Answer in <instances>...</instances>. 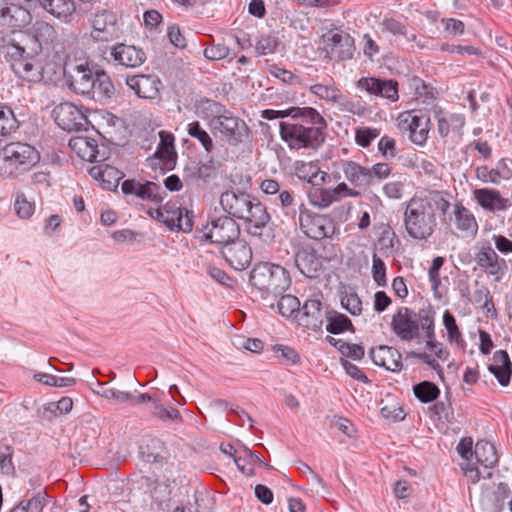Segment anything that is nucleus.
Returning a JSON list of instances; mask_svg holds the SVG:
<instances>
[{"mask_svg": "<svg viewBox=\"0 0 512 512\" xmlns=\"http://www.w3.org/2000/svg\"><path fill=\"white\" fill-rule=\"evenodd\" d=\"M450 202L437 190L416 192L404 209L403 224L408 236L414 240L426 241L436 231L437 211L446 214Z\"/></svg>", "mask_w": 512, "mask_h": 512, "instance_id": "nucleus-1", "label": "nucleus"}, {"mask_svg": "<svg viewBox=\"0 0 512 512\" xmlns=\"http://www.w3.org/2000/svg\"><path fill=\"white\" fill-rule=\"evenodd\" d=\"M300 110L292 121L279 123L281 139L291 150H316L325 141L327 122L313 107Z\"/></svg>", "mask_w": 512, "mask_h": 512, "instance_id": "nucleus-2", "label": "nucleus"}, {"mask_svg": "<svg viewBox=\"0 0 512 512\" xmlns=\"http://www.w3.org/2000/svg\"><path fill=\"white\" fill-rule=\"evenodd\" d=\"M41 47L34 40L32 46L19 43L4 50V57L10 63L15 75L25 81L37 83L43 79V65L40 60Z\"/></svg>", "mask_w": 512, "mask_h": 512, "instance_id": "nucleus-3", "label": "nucleus"}, {"mask_svg": "<svg viewBox=\"0 0 512 512\" xmlns=\"http://www.w3.org/2000/svg\"><path fill=\"white\" fill-rule=\"evenodd\" d=\"M250 283L263 299H276L289 288L291 279L288 271L277 264L262 262L254 266L250 273Z\"/></svg>", "mask_w": 512, "mask_h": 512, "instance_id": "nucleus-4", "label": "nucleus"}, {"mask_svg": "<svg viewBox=\"0 0 512 512\" xmlns=\"http://www.w3.org/2000/svg\"><path fill=\"white\" fill-rule=\"evenodd\" d=\"M40 160L39 152L23 142L7 143L0 150V175L14 177L34 167Z\"/></svg>", "mask_w": 512, "mask_h": 512, "instance_id": "nucleus-5", "label": "nucleus"}, {"mask_svg": "<svg viewBox=\"0 0 512 512\" xmlns=\"http://www.w3.org/2000/svg\"><path fill=\"white\" fill-rule=\"evenodd\" d=\"M435 316L432 307L416 312L410 307L400 306L392 315L390 328L400 340L411 342L421 337L424 323H429Z\"/></svg>", "mask_w": 512, "mask_h": 512, "instance_id": "nucleus-6", "label": "nucleus"}, {"mask_svg": "<svg viewBox=\"0 0 512 512\" xmlns=\"http://www.w3.org/2000/svg\"><path fill=\"white\" fill-rule=\"evenodd\" d=\"M240 233V226L232 217L221 216L212 219L201 229L197 230L195 238L198 241L199 247L203 248L210 244L220 251L240 237Z\"/></svg>", "mask_w": 512, "mask_h": 512, "instance_id": "nucleus-7", "label": "nucleus"}, {"mask_svg": "<svg viewBox=\"0 0 512 512\" xmlns=\"http://www.w3.org/2000/svg\"><path fill=\"white\" fill-rule=\"evenodd\" d=\"M98 69L90 66L87 60L66 62L64 76L71 90L80 95L90 96L94 92V77Z\"/></svg>", "mask_w": 512, "mask_h": 512, "instance_id": "nucleus-8", "label": "nucleus"}, {"mask_svg": "<svg viewBox=\"0 0 512 512\" xmlns=\"http://www.w3.org/2000/svg\"><path fill=\"white\" fill-rule=\"evenodd\" d=\"M325 57L331 61H345L353 58L354 38L341 28L334 27L322 36Z\"/></svg>", "mask_w": 512, "mask_h": 512, "instance_id": "nucleus-9", "label": "nucleus"}, {"mask_svg": "<svg viewBox=\"0 0 512 512\" xmlns=\"http://www.w3.org/2000/svg\"><path fill=\"white\" fill-rule=\"evenodd\" d=\"M299 224L302 232L316 241L332 237L336 229L330 216L313 213L306 208L300 210Z\"/></svg>", "mask_w": 512, "mask_h": 512, "instance_id": "nucleus-10", "label": "nucleus"}, {"mask_svg": "<svg viewBox=\"0 0 512 512\" xmlns=\"http://www.w3.org/2000/svg\"><path fill=\"white\" fill-rule=\"evenodd\" d=\"M214 133H219L221 138L232 146L238 145L247 135V126L243 120L226 110L218 119L209 123Z\"/></svg>", "mask_w": 512, "mask_h": 512, "instance_id": "nucleus-11", "label": "nucleus"}, {"mask_svg": "<svg viewBox=\"0 0 512 512\" xmlns=\"http://www.w3.org/2000/svg\"><path fill=\"white\" fill-rule=\"evenodd\" d=\"M53 116L56 124L68 132L86 129L89 124L87 115L82 108L71 102L57 105L53 110Z\"/></svg>", "mask_w": 512, "mask_h": 512, "instance_id": "nucleus-12", "label": "nucleus"}, {"mask_svg": "<svg viewBox=\"0 0 512 512\" xmlns=\"http://www.w3.org/2000/svg\"><path fill=\"white\" fill-rule=\"evenodd\" d=\"M399 125L409 131L410 140L419 146H423L430 131V117L421 111H407L399 116Z\"/></svg>", "mask_w": 512, "mask_h": 512, "instance_id": "nucleus-13", "label": "nucleus"}, {"mask_svg": "<svg viewBox=\"0 0 512 512\" xmlns=\"http://www.w3.org/2000/svg\"><path fill=\"white\" fill-rule=\"evenodd\" d=\"M475 262L495 282H500L508 271V264L489 243H483L475 254Z\"/></svg>", "mask_w": 512, "mask_h": 512, "instance_id": "nucleus-14", "label": "nucleus"}, {"mask_svg": "<svg viewBox=\"0 0 512 512\" xmlns=\"http://www.w3.org/2000/svg\"><path fill=\"white\" fill-rule=\"evenodd\" d=\"M135 403H150L149 412L151 417L163 423L179 425L183 422L180 411L169 404L162 403L156 394L141 393L135 397Z\"/></svg>", "mask_w": 512, "mask_h": 512, "instance_id": "nucleus-15", "label": "nucleus"}, {"mask_svg": "<svg viewBox=\"0 0 512 512\" xmlns=\"http://www.w3.org/2000/svg\"><path fill=\"white\" fill-rule=\"evenodd\" d=\"M247 233L254 237H262L264 229L271 220L267 207L256 197L249 205L247 213L242 217Z\"/></svg>", "mask_w": 512, "mask_h": 512, "instance_id": "nucleus-16", "label": "nucleus"}, {"mask_svg": "<svg viewBox=\"0 0 512 512\" xmlns=\"http://www.w3.org/2000/svg\"><path fill=\"white\" fill-rule=\"evenodd\" d=\"M219 253L235 270L246 269L252 261V249L249 244L239 237L222 248Z\"/></svg>", "mask_w": 512, "mask_h": 512, "instance_id": "nucleus-17", "label": "nucleus"}, {"mask_svg": "<svg viewBox=\"0 0 512 512\" xmlns=\"http://www.w3.org/2000/svg\"><path fill=\"white\" fill-rule=\"evenodd\" d=\"M472 199L485 211L497 213L511 208L512 201L505 198L498 189L477 188L472 191Z\"/></svg>", "mask_w": 512, "mask_h": 512, "instance_id": "nucleus-18", "label": "nucleus"}, {"mask_svg": "<svg viewBox=\"0 0 512 512\" xmlns=\"http://www.w3.org/2000/svg\"><path fill=\"white\" fill-rule=\"evenodd\" d=\"M126 84L139 98L156 99L160 95L162 82L155 74H138L126 78Z\"/></svg>", "mask_w": 512, "mask_h": 512, "instance_id": "nucleus-19", "label": "nucleus"}, {"mask_svg": "<svg viewBox=\"0 0 512 512\" xmlns=\"http://www.w3.org/2000/svg\"><path fill=\"white\" fill-rule=\"evenodd\" d=\"M357 87L371 95L383 97L392 102L399 99L398 82L393 79L362 77L357 81Z\"/></svg>", "mask_w": 512, "mask_h": 512, "instance_id": "nucleus-20", "label": "nucleus"}, {"mask_svg": "<svg viewBox=\"0 0 512 512\" xmlns=\"http://www.w3.org/2000/svg\"><path fill=\"white\" fill-rule=\"evenodd\" d=\"M123 194L127 197L149 200L155 203L163 201L161 187L152 181L141 183L135 179H127L121 185Z\"/></svg>", "mask_w": 512, "mask_h": 512, "instance_id": "nucleus-21", "label": "nucleus"}, {"mask_svg": "<svg viewBox=\"0 0 512 512\" xmlns=\"http://www.w3.org/2000/svg\"><path fill=\"white\" fill-rule=\"evenodd\" d=\"M164 210L161 222L170 230L182 231L188 233L193 228V215L185 208L176 206L175 204L166 203L162 205Z\"/></svg>", "mask_w": 512, "mask_h": 512, "instance_id": "nucleus-22", "label": "nucleus"}, {"mask_svg": "<svg viewBox=\"0 0 512 512\" xmlns=\"http://www.w3.org/2000/svg\"><path fill=\"white\" fill-rule=\"evenodd\" d=\"M254 196L243 191L227 190L221 194L220 204L230 217L242 219L247 213Z\"/></svg>", "mask_w": 512, "mask_h": 512, "instance_id": "nucleus-23", "label": "nucleus"}, {"mask_svg": "<svg viewBox=\"0 0 512 512\" xmlns=\"http://www.w3.org/2000/svg\"><path fill=\"white\" fill-rule=\"evenodd\" d=\"M91 26L93 28L94 38L101 41H108L116 35L118 31L117 15L111 10H99L93 15Z\"/></svg>", "mask_w": 512, "mask_h": 512, "instance_id": "nucleus-24", "label": "nucleus"}, {"mask_svg": "<svg viewBox=\"0 0 512 512\" xmlns=\"http://www.w3.org/2000/svg\"><path fill=\"white\" fill-rule=\"evenodd\" d=\"M110 55L115 64L136 68L146 61V53L134 45L120 43L111 48Z\"/></svg>", "mask_w": 512, "mask_h": 512, "instance_id": "nucleus-25", "label": "nucleus"}, {"mask_svg": "<svg viewBox=\"0 0 512 512\" xmlns=\"http://www.w3.org/2000/svg\"><path fill=\"white\" fill-rule=\"evenodd\" d=\"M299 200L295 191L287 187H284L276 197L269 198L270 203L293 222H295L297 214H300V210L305 209L304 203Z\"/></svg>", "mask_w": 512, "mask_h": 512, "instance_id": "nucleus-26", "label": "nucleus"}, {"mask_svg": "<svg viewBox=\"0 0 512 512\" xmlns=\"http://www.w3.org/2000/svg\"><path fill=\"white\" fill-rule=\"evenodd\" d=\"M434 118L437 121V131L441 138L445 139L450 135L461 136L465 125L464 115L439 109L434 111Z\"/></svg>", "mask_w": 512, "mask_h": 512, "instance_id": "nucleus-27", "label": "nucleus"}, {"mask_svg": "<svg viewBox=\"0 0 512 512\" xmlns=\"http://www.w3.org/2000/svg\"><path fill=\"white\" fill-rule=\"evenodd\" d=\"M300 322L307 329L318 331L326 320V311H323L319 298H310L305 301L300 311Z\"/></svg>", "mask_w": 512, "mask_h": 512, "instance_id": "nucleus-28", "label": "nucleus"}, {"mask_svg": "<svg viewBox=\"0 0 512 512\" xmlns=\"http://www.w3.org/2000/svg\"><path fill=\"white\" fill-rule=\"evenodd\" d=\"M370 357L375 365L384 367L391 372H399L403 367L402 356L394 347L382 345L372 348L370 350Z\"/></svg>", "mask_w": 512, "mask_h": 512, "instance_id": "nucleus-29", "label": "nucleus"}, {"mask_svg": "<svg viewBox=\"0 0 512 512\" xmlns=\"http://www.w3.org/2000/svg\"><path fill=\"white\" fill-rule=\"evenodd\" d=\"M339 168L343 172L345 179L356 189L366 188L371 184L369 168L353 160H341Z\"/></svg>", "mask_w": 512, "mask_h": 512, "instance_id": "nucleus-30", "label": "nucleus"}, {"mask_svg": "<svg viewBox=\"0 0 512 512\" xmlns=\"http://www.w3.org/2000/svg\"><path fill=\"white\" fill-rule=\"evenodd\" d=\"M40 6L63 23H71L79 14L75 0H37Z\"/></svg>", "mask_w": 512, "mask_h": 512, "instance_id": "nucleus-31", "label": "nucleus"}, {"mask_svg": "<svg viewBox=\"0 0 512 512\" xmlns=\"http://www.w3.org/2000/svg\"><path fill=\"white\" fill-rule=\"evenodd\" d=\"M488 370L495 376L500 385L506 387L510 384L512 363L506 350L494 352L492 363L488 365Z\"/></svg>", "mask_w": 512, "mask_h": 512, "instance_id": "nucleus-32", "label": "nucleus"}, {"mask_svg": "<svg viewBox=\"0 0 512 512\" xmlns=\"http://www.w3.org/2000/svg\"><path fill=\"white\" fill-rule=\"evenodd\" d=\"M454 225L463 237H475L478 232V223L474 214L461 203H457L453 209Z\"/></svg>", "mask_w": 512, "mask_h": 512, "instance_id": "nucleus-33", "label": "nucleus"}, {"mask_svg": "<svg viewBox=\"0 0 512 512\" xmlns=\"http://www.w3.org/2000/svg\"><path fill=\"white\" fill-rule=\"evenodd\" d=\"M295 264L308 278L318 277L322 270V261L314 250L301 249L295 255Z\"/></svg>", "mask_w": 512, "mask_h": 512, "instance_id": "nucleus-34", "label": "nucleus"}, {"mask_svg": "<svg viewBox=\"0 0 512 512\" xmlns=\"http://www.w3.org/2000/svg\"><path fill=\"white\" fill-rule=\"evenodd\" d=\"M92 178L99 181L103 189L114 190L118 187L119 181L123 177V173L117 168L107 164H99L93 166L89 170Z\"/></svg>", "mask_w": 512, "mask_h": 512, "instance_id": "nucleus-35", "label": "nucleus"}, {"mask_svg": "<svg viewBox=\"0 0 512 512\" xmlns=\"http://www.w3.org/2000/svg\"><path fill=\"white\" fill-rule=\"evenodd\" d=\"M382 32L389 33L394 37H404L409 42H415L417 36L415 33H409L408 21L403 15L398 17L385 15L380 22Z\"/></svg>", "mask_w": 512, "mask_h": 512, "instance_id": "nucleus-36", "label": "nucleus"}, {"mask_svg": "<svg viewBox=\"0 0 512 512\" xmlns=\"http://www.w3.org/2000/svg\"><path fill=\"white\" fill-rule=\"evenodd\" d=\"M69 147L74 151L79 158L89 161H98V145L95 139L77 136L69 140Z\"/></svg>", "mask_w": 512, "mask_h": 512, "instance_id": "nucleus-37", "label": "nucleus"}, {"mask_svg": "<svg viewBox=\"0 0 512 512\" xmlns=\"http://www.w3.org/2000/svg\"><path fill=\"white\" fill-rule=\"evenodd\" d=\"M160 142L154 156L163 162L167 168H172L176 161V152L174 148V135L172 133L161 131L159 133Z\"/></svg>", "mask_w": 512, "mask_h": 512, "instance_id": "nucleus-38", "label": "nucleus"}, {"mask_svg": "<svg viewBox=\"0 0 512 512\" xmlns=\"http://www.w3.org/2000/svg\"><path fill=\"white\" fill-rule=\"evenodd\" d=\"M421 335L425 339L426 349L431 351L437 359L441 361H446L448 359L450 355L449 351L436 339L435 318L431 319L427 324L424 323Z\"/></svg>", "mask_w": 512, "mask_h": 512, "instance_id": "nucleus-39", "label": "nucleus"}, {"mask_svg": "<svg viewBox=\"0 0 512 512\" xmlns=\"http://www.w3.org/2000/svg\"><path fill=\"white\" fill-rule=\"evenodd\" d=\"M236 465L243 474L252 476L255 473V465L266 467L267 463L259 452L244 448L237 456Z\"/></svg>", "mask_w": 512, "mask_h": 512, "instance_id": "nucleus-40", "label": "nucleus"}, {"mask_svg": "<svg viewBox=\"0 0 512 512\" xmlns=\"http://www.w3.org/2000/svg\"><path fill=\"white\" fill-rule=\"evenodd\" d=\"M442 323L447 332L446 339L448 343L463 349L466 346V342L452 312L449 310L443 312Z\"/></svg>", "mask_w": 512, "mask_h": 512, "instance_id": "nucleus-41", "label": "nucleus"}, {"mask_svg": "<svg viewBox=\"0 0 512 512\" xmlns=\"http://www.w3.org/2000/svg\"><path fill=\"white\" fill-rule=\"evenodd\" d=\"M326 322V330L331 334H340L345 331H355L351 320L346 315L335 310L326 311Z\"/></svg>", "mask_w": 512, "mask_h": 512, "instance_id": "nucleus-42", "label": "nucleus"}, {"mask_svg": "<svg viewBox=\"0 0 512 512\" xmlns=\"http://www.w3.org/2000/svg\"><path fill=\"white\" fill-rule=\"evenodd\" d=\"M474 455L477 463L486 468H493L498 463L496 448L488 441H478L475 445Z\"/></svg>", "mask_w": 512, "mask_h": 512, "instance_id": "nucleus-43", "label": "nucleus"}, {"mask_svg": "<svg viewBox=\"0 0 512 512\" xmlns=\"http://www.w3.org/2000/svg\"><path fill=\"white\" fill-rule=\"evenodd\" d=\"M227 109L224 105L211 99H201L196 104V114L209 123L218 119Z\"/></svg>", "mask_w": 512, "mask_h": 512, "instance_id": "nucleus-44", "label": "nucleus"}, {"mask_svg": "<svg viewBox=\"0 0 512 512\" xmlns=\"http://www.w3.org/2000/svg\"><path fill=\"white\" fill-rule=\"evenodd\" d=\"M184 172L185 177H189L193 180H201L204 183L216 177L215 167L212 164L203 162L192 163L185 168Z\"/></svg>", "mask_w": 512, "mask_h": 512, "instance_id": "nucleus-45", "label": "nucleus"}, {"mask_svg": "<svg viewBox=\"0 0 512 512\" xmlns=\"http://www.w3.org/2000/svg\"><path fill=\"white\" fill-rule=\"evenodd\" d=\"M56 30L52 25L47 22H37L34 26V35L27 36L23 44L32 46V41L36 40L42 48V43H48L54 41L56 38Z\"/></svg>", "mask_w": 512, "mask_h": 512, "instance_id": "nucleus-46", "label": "nucleus"}, {"mask_svg": "<svg viewBox=\"0 0 512 512\" xmlns=\"http://www.w3.org/2000/svg\"><path fill=\"white\" fill-rule=\"evenodd\" d=\"M415 397L422 403L435 401L440 395L439 387L430 381H422L413 386Z\"/></svg>", "mask_w": 512, "mask_h": 512, "instance_id": "nucleus-47", "label": "nucleus"}, {"mask_svg": "<svg viewBox=\"0 0 512 512\" xmlns=\"http://www.w3.org/2000/svg\"><path fill=\"white\" fill-rule=\"evenodd\" d=\"M310 92L320 99L333 103H341L343 94L339 88L334 85H325L321 83L314 84L309 88Z\"/></svg>", "mask_w": 512, "mask_h": 512, "instance_id": "nucleus-48", "label": "nucleus"}, {"mask_svg": "<svg viewBox=\"0 0 512 512\" xmlns=\"http://www.w3.org/2000/svg\"><path fill=\"white\" fill-rule=\"evenodd\" d=\"M114 92L115 88L109 75L98 69L94 77V92L89 97L95 98V95L98 94L100 97L110 98Z\"/></svg>", "mask_w": 512, "mask_h": 512, "instance_id": "nucleus-49", "label": "nucleus"}, {"mask_svg": "<svg viewBox=\"0 0 512 512\" xmlns=\"http://www.w3.org/2000/svg\"><path fill=\"white\" fill-rule=\"evenodd\" d=\"M18 127L19 122L12 109L8 106H0V140L15 132Z\"/></svg>", "mask_w": 512, "mask_h": 512, "instance_id": "nucleus-50", "label": "nucleus"}, {"mask_svg": "<svg viewBox=\"0 0 512 512\" xmlns=\"http://www.w3.org/2000/svg\"><path fill=\"white\" fill-rule=\"evenodd\" d=\"M187 133L190 137L197 139L204 150L208 153L214 149V144L211 136L201 126L199 121H193L187 125Z\"/></svg>", "mask_w": 512, "mask_h": 512, "instance_id": "nucleus-51", "label": "nucleus"}, {"mask_svg": "<svg viewBox=\"0 0 512 512\" xmlns=\"http://www.w3.org/2000/svg\"><path fill=\"white\" fill-rule=\"evenodd\" d=\"M280 298L277 302V307L279 310V313L283 317H292L294 314L299 315L300 314V301L296 296L286 294V295H279Z\"/></svg>", "mask_w": 512, "mask_h": 512, "instance_id": "nucleus-52", "label": "nucleus"}, {"mask_svg": "<svg viewBox=\"0 0 512 512\" xmlns=\"http://www.w3.org/2000/svg\"><path fill=\"white\" fill-rule=\"evenodd\" d=\"M341 306L352 316H359L363 311L362 301L358 294L353 290H346L341 293Z\"/></svg>", "mask_w": 512, "mask_h": 512, "instance_id": "nucleus-53", "label": "nucleus"}, {"mask_svg": "<svg viewBox=\"0 0 512 512\" xmlns=\"http://www.w3.org/2000/svg\"><path fill=\"white\" fill-rule=\"evenodd\" d=\"M3 16H9L14 27L24 26L31 19L29 11L17 5L7 7L3 12Z\"/></svg>", "mask_w": 512, "mask_h": 512, "instance_id": "nucleus-54", "label": "nucleus"}, {"mask_svg": "<svg viewBox=\"0 0 512 512\" xmlns=\"http://www.w3.org/2000/svg\"><path fill=\"white\" fill-rule=\"evenodd\" d=\"M296 175L303 180H306L310 183H315L316 178L318 177L320 168L317 164L313 162H296L295 165Z\"/></svg>", "mask_w": 512, "mask_h": 512, "instance_id": "nucleus-55", "label": "nucleus"}, {"mask_svg": "<svg viewBox=\"0 0 512 512\" xmlns=\"http://www.w3.org/2000/svg\"><path fill=\"white\" fill-rule=\"evenodd\" d=\"M409 86L414 90L415 95L424 98V101L435 98V88L426 83L420 77L414 76L409 80Z\"/></svg>", "mask_w": 512, "mask_h": 512, "instance_id": "nucleus-56", "label": "nucleus"}, {"mask_svg": "<svg viewBox=\"0 0 512 512\" xmlns=\"http://www.w3.org/2000/svg\"><path fill=\"white\" fill-rule=\"evenodd\" d=\"M280 44L278 37L272 34H262L258 39L255 49L260 55L273 54Z\"/></svg>", "mask_w": 512, "mask_h": 512, "instance_id": "nucleus-57", "label": "nucleus"}, {"mask_svg": "<svg viewBox=\"0 0 512 512\" xmlns=\"http://www.w3.org/2000/svg\"><path fill=\"white\" fill-rule=\"evenodd\" d=\"M273 350L284 365H295L300 362L299 353L289 346L275 345Z\"/></svg>", "mask_w": 512, "mask_h": 512, "instance_id": "nucleus-58", "label": "nucleus"}, {"mask_svg": "<svg viewBox=\"0 0 512 512\" xmlns=\"http://www.w3.org/2000/svg\"><path fill=\"white\" fill-rule=\"evenodd\" d=\"M475 176L482 183L498 185L502 181L499 176V172L496 171L495 167H489L488 165H479L475 167Z\"/></svg>", "mask_w": 512, "mask_h": 512, "instance_id": "nucleus-59", "label": "nucleus"}, {"mask_svg": "<svg viewBox=\"0 0 512 512\" xmlns=\"http://www.w3.org/2000/svg\"><path fill=\"white\" fill-rule=\"evenodd\" d=\"M380 135V130L373 127H359L355 131V142L361 147H369Z\"/></svg>", "mask_w": 512, "mask_h": 512, "instance_id": "nucleus-60", "label": "nucleus"}, {"mask_svg": "<svg viewBox=\"0 0 512 512\" xmlns=\"http://www.w3.org/2000/svg\"><path fill=\"white\" fill-rule=\"evenodd\" d=\"M14 209L20 218L28 219L33 215L35 211V205L34 203L28 201L26 196L21 193L17 194L15 198Z\"/></svg>", "mask_w": 512, "mask_h": 512, "instance_id": "nucleus-61", "label": "nucleus"}, {"mask_svg": "<svg viewBox=\"0 0 512 512\" xmlns=\"http://www.w3.org/2000/svg\"><path fill=\"white\" fill-rule=\"evenodd\" d=\"M13 448L10 446L0 447V472L4 475H13L15 467L12 461Z\"/></svg>", "mask_w": 512, "mask_h": 512, "instance_id": "nucleus-62", "label": "nucleus"}, {"mask_svg": "<svg viewBox=\"0 0 512 512\" xmlns=\"http://www.w3.org/2000/svg\"><path fill=\"white\" fill-rule=\"evenodd\" d=\"M372 276L378 286L384 287L387 285L386 265L376 254L373 255L372 259Z\"/></svg>", "mask_w": 512, "mask_h": 512, "instance_id": "nucleus-63", "label": "nucleus"}, {"mask_svg": "<svg viewBox=\"0 0 512 512\" xmlns=\"http://www.w3.org/2000/svg\"><path fill=\"white\" fill-rule=\"evenodd\" d=\"M229 48L221 43L212 44L204 49V56L211 61H218L229 55Z\"/></svg>", "mask_w": 512, "mask_h": 512, "instance_id": "nucleus-64", "label": "nucleus"}]
</instances>
